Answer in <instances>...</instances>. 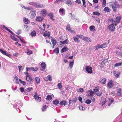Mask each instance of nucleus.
I'll return each mask as SVG.
<instances>
[{
    "mask_svg": "<svg viewBox=\"0 0 122 122\" xmlns=\"http://www.w3.org/2000/svg\"><path fill=\"white\" fill-rule=\"evenodd\" d=\"M94 93L95 92L94 91H91L90 92L89 94L91 96H92Z\"/></svg>",
    "mask_w": 122,
    "mask_h": 122,
    "instance_id": "58",
    "label": "nucleus"
},
{
    "mask_svg": "<svg viewBox=\"0 0 122 122\" xmlns=\"http://www.w3.org/2000/svg\"><path fill=\"white\" fill-rule=\"evenodd\" d=\"M106 79L105 78L102 79L100 82L102 84H105L106 83Z\"/></svg>",
    "mask_w": 122,
    "mask_h": 122,
    "instance_id": "32",
    "label": "nucleus"
},
{
    "mask_svg": "<svg viewBox=\"0 0 122 122\" xmlns=\"http://www.w3.org/2000/svg\"><path fill=\"white\" fill-rule=\"evenodd\" d=\"M36 100L37 101L39 102H40L41 101V97H36L35 98Z\"/></svg>",
    "mask_w": 122,
    "mask_h": 122,
    "instance_id": "48",
    "label": "nucleus"
},
{
    "mask_svg": "<svg viewBox=\"0 0 122 122\" xmlns=\"http://www.w3.org/2000/svg\"><path fill=\"white\" fill-rule=\"evenodd\" d=\"M23 21L26 24H28L30 23L29 20L27 18H24L23 19Z\"/></svg>",
    "mask_w": 122,
    "mask_h": 122,
    "instance_id": "13",
    "label": "nucleus"
},
{
    "mask_svg": "<svg viewBox=\"0 0 122 122\" xmlns=\"http://www.w3.org/2000/svg\"><path fill=\"white\" fill-rule=\"evenodd\" d=\"M66 103V102L65 101H62L60 102V104L61 105H63L65 106Z\"/></svg>",
    "mask_w": 122,
    "mask_h": 122,
    "instance_id": "27",
    "label": "nucleus"
},
{
    "mask_svg": "<svg viewBox=\"0 0 122 122\" xmlns=\"http://www.w3.org/2000/svg\"><path fill=\"white\" fill-rule=\"evenodd\" d=\"M101 101L102 102V105L103 106L107 102L106 99L105 98H102Z\"/></svg>",
    "mask_w": 122,
    "mask_h": 122,
    "instance_id": "14",
    "label": "nucleus"
},
{
    "mask_svg": "<svg viewBox=\"0 0 122 122\" xmlns=\"http://www.w3.org/2000/svg\"><path fill=\"white\" fill-rule=\"evenodd\" d=\"M85 102L87 104H89L91 102V101L90 100L87 99L86 101Z\"/></svg>",
    "mask_w": 122,
    "mask_h": 122,
    "instance_id": "49",
    "label": "nucleus"
},
{
    "mask_svg": "<svg viewBox=\"0 0 122 122\" xmlns=\"http://www.w3.org/2000/svg\"><path fill=\"white\" fill-rule=\"evenodd\" d=\"M42 17L40 16H38L36 18V20L38 21H41L42 20Z\"/></svg>",
    "mask_w": 122,
    "mask_h": 122,
    "instance_id": "21",
    "label": "nucleus"
},
{
    "mask_svg": "<svg viewBox=\"0 0 122 122\" xmlns=\"http://www.w3.org/2000/svg\"><path fill=\"white\" fill-rule=\"evenodd\" d=\"M84 68L85 69L87 73L92 74V67L89 66H84Z\"/></svg>",
    "mask_w": 122,
    "mask_h": 122,
    "instance_id": "2",
    "label": "nucleus"
},
{
    "mask_svg": "<svg viewBox=\"0 0 122 122\" xmlns=\"http://www.w3.org/2000/svg\"><path fill=\"white\" fill-rule=\"evenodd\" d=\"M79 108L80 110H84L85 109V108L81 106H80L79 107Z\"/></svg>",
    "mask_w": 122,
    "mask_h": 122,
    "instance_id": "45",
    "label": "nucleus"
},
{
    "mask_svg": "<svg viewBox=\"0 0 122 122\" xmlns=\"http://www.w3.org/2000/svg\"><path fill=\"white\" fill-rule=\"evenodd\" d=\"M57 86L59 88H61L62 86L61 83H59L57 85Z\"/></svg>",
    "mask_w": 122,
    "mask_h": 122,
    "instance_id": "64",
    "label": "nucleus"
},
{
    "mask_svg": "<svg viewBox=\"0 0 122 122\" xmlns=\"http://www.w3.org/2000/svg\"><path fill=\"white\" fill-rule=\"evenodd\" d=\"M59 51V48L58 47H57L54 50V52L57 54L58 53Z\"/></svg>",
    "mask_w": 122,
    "mask_h": 122,
    "instance_id": "24",
    "label": "nucleus"
},
{
    "mask_svg": "<svg viewBox=\"0 0 122 122\" xmlns=\"http://www.w3.org/2000/svg\"><path fill=\"white\" fill-rule=\"evenodd\" d=\"M59 13L61 15H63L65 14V11L63 8H61L59 10Z\"/></svg>",
    "mask_w": 122,
    "mask_h": 122,
    "instance_id": "12",
    "label": "nucleus"
},
{
    "mask_svg": "<svg viewBox=\"0 0 122 122\" xmlns=\"http://www.w3.org/2000/svg\"><path fill=\"white\" fill-rule=\"evenodd\" d=\"M33 67H31L30 68H28L27 67H26V71H28L29 70H32Z\"/></svg>",
    "mask_w": 122,
    "mask_h": 122,
    "instance_id": "56",
    "label": "nucleus"
},
{
    "mask_svg": "<svg viewBox=\"0 0 122 122\" xmlns=\"http://www.w3.org/2000/svg\"><path fill=\"white\" fill-rule=\"evenodd\" d=\"M0 52L2 54L4 55H5L6 53L7 52V51H6L1 49H0Z\"/></svg>",
    "mask_w": 122,
    "mask_h": 122,
    "instance_id": "26",
    "label": "nucleus"
},
{
    "mask_svg": "<svg viewBox=\"0 0 122 122\" xmlns=\"http://www.w3.org/2000/svg\"><path fill=\"white\" fill-rule=\"evenodd\" d=\"M83 40L89 42H91L92 41V40L90 38L84 36L83 37Z\"/></svg>",
    "mask_w": 122,
    "mask_h": 122,
    "instance_id": "6",
    "label": "nucleus"
},
{
    "mask_svg": "<svg viewBox=\"0 0 122 122\" xmlns=\"http://www.w3.org/2000/svg\"><path fill=\"white\" fill-rule=\"evenodd\" d=\"M46 105L43 106L42 107V111L43 112L45 111L46 110Z\"/></svg>",
    "mask_w": 122,
    "mask_h": 122,
    "instance_id": "28",
    "label": "nucleus"
},
{
    "mask_svg": "<svg viewBox=\"0 0 122 122\" xmlns=\"http://www.w3.org/2000/svg\"><path fill=\"white\" fill-rule=\"evenodd\" d=\"M106 0H103L102 2V6L103 7H105L106 6Z\"/></svg>",
    "mask_w": 122,
    "mask_h": 122,
    "instance_id": "35",
    "label": "nucleus"
},
{
    "mask_svg": "<svg viewBox=\"0 0 122 122\" xmlns=\"http://www.w3.org/2000/svg\"><path fill=\"white\" fill-rule=\"evenodd\" d=\"M121 74V73L120 72H117L116 74L115 75V76L116 77L118 78L120 76V75Z\"/></svg>",
    "mask_w": 122,
    "mask_h": 122,
    "instance_id": "43",
    "label": "nucleus"
},
{
    "mask_svg": "<svg viewBox=\"0 0 122 122\" xmlns=\"http://www.w3.org/2000/svg\"><path fill=\"white\" fill-rule=\"evenodd\" d=\"M36 35V33L34 30L32 31L30 34V35L32 37L35 36Z\"/></svg>",
    "mask_w": 122,
    "mask_h": 122,
    "instance_id": "15",
    "label": "nucleus"
},
{
    "mask_svg": "<svg viewBox=\"0 0 122 122\" xmlns=\"http://www.w3.org/2000/svg\"><path fill=\"white\" fill-rule=\"evenodd\" d=\"M90 30L91 31H94L95 29V27L94 26L91 25L89 28Z\"/></svg>",
    "mask_w": 122,
    "mask_h": 122,
    "instance_id": "23",
    "label": "nucleus"
},
{
    "mask_svg": "<svg viewBox=\"0 0 122 122\" xmlns=\"http://www.w3.org/2000/svg\"><path fill=\"white\" fill-rule=\"evenodd\" d=\"M36 10H31L29 14L30 17L31 19L34 18L36 16Z\"/></svg>",
    "mask_w": 122,
    "mask_h": 122,
    "instance_id": "3",
    "label": "nucleus"
},
{
    "mask_svg": "<svg viewBox=\"0 0 122 122\" xmlns=\"http://www.w3.org/2000/svg\"><path fill=\"white\" fill-rule=\"evenodd\" d=\"M35 80L36 81V83L37 84H38L40 82V79L38 77H36L35 78Z\"/></svg>",
    "mask_w": 122,
    "mask_h": 122,
    "instance_id": "38",
    "label": "nucleus"
},
{
    "mask_svg": "<svg viewBox=\"0 0 122 122\" xmlns=\"http://www.w3.org/2000/svg\"><path fill=\"white\" fill-rule=\"evenodd\" d=\"M19 80L20 82L23 85H25L26 83L25 81H22L20 79H19Z\"/></svg>",
    "mask_w": 122,
    "mask_h": 122,
    "instance_id": "46",
    "label": "nucleus"
},
{
    "mask_svg": "<svg viewBox=\"0 0 122 122\" xmlns=\"http://www.w3.org/2000/svg\"><path fill=\"white\" fill-rule=\"evenodd\" d=\"M111 5L114 11L115 12H116L117 7H118V3L116 2H114L112 3Z\"/></svg>",
    "mask_w": 122,
    "mask_h": 122,
    "instance_id": "4",
    "label": "nucleus"
},
{
    "mask_svg": "<svg viewBox=\"0 0 122 122\" xmlns=\"http://www.w3.org/2000/svg\"><path fill=\"white\" fill-rule=\"evenodd\" d=\"M51 19L53 20H54V19L53 18V14L52 13H50L48 15Z\"/></svg>",
    "mask_w": 122,
    "mask_h": 122,
    "instance_id": "22",
    "label": "nucleus"
},
{
    "mask_svg": "<svg viewBox=\"0 0 122 122\" xmlns=\"http://www.w3.org/2000/svg\"><path fill=\"white\" fill-rule=\"evenodd\" d=\"M44 6V5L36 2L35 7L36 8H41L43 7Z\"/></svg>",
    "mask_w": 122,
    "mask_h": 122,
    "instance_id": "7",
    "label": "nucleus"
},
{
    "mask_svg": "<svg viewBox=\"0 0 122 122\" xmlns=\"http://www.w3.org/2000/svg\"><path fill=\"white\" fill-rule=\"evenodd\" d=\"M47 77L50 81H52V77L51 76L49 75Z\"/></svg>",
    "mask_w": 122,
    "mask_h": 122,
    "instance_id": "54",
    "label": "nucleus"
},
{
    "mask_svg": "<svg viewBox=\"0 0 122 122\" xmlns=\"http://www.w3.org/2000/svg\"><path fill=\"white\" fill-rule=\"evenodd\" d=\"M60 43L63 44H66L68 43L67 40V39L65 40L64 41H60Z\"/></svg>",
    "mask_w": 122,
    "mask_h": 122,
    "instance_id": "37",
    "label": "nucleus"
},
{
    "mask_svg": "<svg viewBox=\"0 0 122 122\" xmlns=\"http://www.w3.org/2000/svg\"><path fill=\"white\" fill-rule=\"evenodd\" d=\"M40 14L42 15H46L47 13V10L46 9H42L40 12Z\"/></svg>",
    "mask_w": 122,
    "mask_h": 122,
    "instance_id": "9",
    "label": "nucleus"
},
{
    "mask_svg": "<svg viewBox=\"0 0 122 122\" xmlns=\"http://www.w3.org/2000/svg\"><path fill=\"white\" fill-rule=\"evenodd\" d=\"M59 102V101L57 100H56L53 102V103L55 105L58 104Z\"/></svg>",
    "mask_w": 122,
    "mask_h": 122,
    "instance_id": "30",
    "label": "nucleus"
},
{
    "mask_svg": "<svg viewBox=\"0 0 122 122\" xmlns=\"http://www.w3.org/2000/svg\"><path fill=\"white\" fill-rule=\"evenodd\" d=\"M121 18L119 16L117 17L115 19H112L110 20V21L112 23V24L109 25L108 26L109 30L111 31H114L115 29V27L114 25L116 26L120 21Z\"/></svg>",
    "mask_w": 122,
    "mask_h": 122,
    "instance_id": "1",
    "label": "nucleus"
},
{
    "mask_svg": "<svg viewBox=\"0 0 122 122\" xmlns=\"http://www.w3.org/2000/svg\"><path fill=\"white\" fill-rule=\"evenodd\" d=\"M76 91L77 92H84V90L83 88H80L77 90Z\"/></svg>",
    "mask_w": 122,
    "mask_h": 122,
    "instance_id": "29",
    "label": "nucleus"
},
{
    "mask_svg": "<svg viewBox=\"0 0 122 122\" xmlns=\"http://www.w3.org/2000/svg\"><path fill=\"white\" fill-rule=\"evenodd\" d=\"M108 60L107 59H105L102 62V64H104L108 61Z\"/></svg>",
    "mask_w": 122,
    "mask_h": 122,
    "instance_id": "50",
    "label": "nucleus"
},
{
    "mask_svg": "<svg viewBox=\"0 0 122 122\" xmlns=\"http://www.w3.org/2000/svg\"><path fill=\"white\" fill-rule=\"evenodd\" d=\"M74 65V61L70 62L69 65V66L70 69H71L73 67Z\"/></svg>",
    "mask_w": 122,
    "mask_h": 122,
    "instance_id": "25",
    "label": "nucleus"
},
{
    "mask_svg": "<svg viewBox=\"0 0 122 122\" xmlns=\"http://www.w3.org/2000/svg\"><path fill=\"white\" fill-rule=\"evenodd\" d=\"M41 66L42 68V71H44L46 68V65L44 62H43L41 63Z\"/></svg>",
    "mask_w": 122,
    "mask_h": 122,
    "instance_id": "8",
    "label": "nucleus"
},
{
    "mask_svg": "<svg viewBox=\"0 0 122 122\" xmlns=\"http://www.w3.org/2000/svg\"><path fill=\"white\" fill-rule=\"evenodd\" d=\"M32 53V52L31 51H28L27 52V54L28 55H30Z\"/></svg>",
    "mask_w": 122,
    "mask_h": 122,
    "instance_id": "63",
    "label": "nucleus"
},
{
    "mask_svg": "<svg viewBox=\"0 0 122 122\" xmlns=\"http://www.w3.org/2000/svg\"><path fill=\"white\" fill-rule=\"evenodd\" d=\"M117 92L118 94V95L119 96L121 95L122 94V90L119 88L117 89Z\"/></svg>",
    "mask_w": 122,
    "mask_h": 122,
    "instance_id": "16",
    "label": "nucleus"
},
{
    "mask_svg": "<svg viewBox=\"0 0 122 122\" xmlns=\"http://www.w3.org/2000/svg\"><path fill=\"white\" fill-rule=\"evenodd\" d=\"M50 32L47 31H46L43 34V36L45 37L46 36L49 37L50 36Z\"/></svg>",
    "mask_w": 122,
    "mask_h": 122,
    "instance_id": "11",
    "label": "nucleus"
},
{
    "mask_svg": "<svg viewBox=\"0 0 122 122\" xmlns=\"http://www.w3.org/2000/svg\"><path fill=\"white\" fill-rule=\"evenodd\" d=\"M122 64V63L121 62L116 63L115 64L114 66L115 67H118V66H121Z\"/></svg>",
    "mask_w": 122,
    "mask_h": 122,
    "instance_id": "42",
    "label": "nucleus"
},
{
    "mask_svg": "<svg viewBox=\"0 0 122 122\" xmlns=\"http://www.w3.org/2000/svg\"><path fill=\"white\" fill-rule=\"evenodd\" d=\"M104 11H107V12H109L110 11V10L109 8L108 7H107L105 8L104 9Z\"/></svg>",
    "mask_w": 122,
    "mask_h": 122,
    "instance_id": "31",
    "label": "nucleus"
},
{
    "mask_svg": "<svg viewBox=\"0 0 122 122\" xmlns=\"http://www.w3.org/2000/svg\"><path fill=\"white\" fill-rule=\"evenodd\" d=\"M66 3L69 6H71L72 5V4L70 0H67Z\"/></svg>",
    "mask_w": 122,
    "mask_h": 122,
    "instance_id": "20",
    "label": "nucleus"
},
{
    "mask_svg": "<svg viewBox=\"0 0 122 122\" xmlns=\"http://www.w3.org/2000/svg\"><path fill=\"white\" fill-rule=\"evenodd\" d=\"M26 79L30 83H31L32 81V78L29 76V75H27L26 76Z\"/></svg>",
    "mask_w": 122,
    "mask_h": 122,
    "instance_id": "10",
    "label": "nucleus"
},
{
    "mask_svg": "<svg viewBox=\"0 0 122 122\" xmlns=\"http://www.w3.org/2000/svg\"><path fill=\"white\" fill-rule=\"evenodd\" d=\"M83 2V4L84 5V7H86V5H85L86 2L85 0H82Z\"/></svg>",
    "mask_w": 122,
    "mask_h": 122,
    "instance_id": "57",
    "label": "nucleus"
},
{
    "mask_svg": "<svg viewBox=\"0 0 122 122\" xmlns=\"http://www.w3.org/2000/svg\"><path fill=\"white\" fill-rule=\"evenodd\" d=\"M24 27L25 30L26 31H28L30 30V27L27 25H25Z\"/></svg>",
    "mask_w": 122,
    "mask_h": 122,
    "instance_id": "34",
    "label": "nucleus"
},
{
    "mask_svg": "<svg viewBox=\"0 0 122 122\" xmlns=\"http://www.w3.org/2000/svg\"><path fill=\"white\" fill-rule=\"evenodd\" d=\"M19 90L20 92L23 94H24L25 92L24 88L23 87H21L19 88Z\"/></svg>",
    "mask_w": 122,
    "mask_h": 122,
    "instance_id": "18",
    "label": "nucleus"
},
{
    "mask_svg": "<svg viewBox=\"0 0 122 122\" xmlns=\"http://www.w3.org/2000/svg\"><path fill=\"white\" fill-rule=\"evenodd\" d=\"M101 48H104L106 47L107 46V44L105 43L102 45H101Z\"/></svg>",
    "mask_w": 122,
    "mask_h": 122,
    "instance_id": "39",
    "label": "nucleus"
},
{
    "mask_svg": "<svg viewBox=\"0 0 122 122\" xmlns=\"http://www.w3.org/2000/svg\"><path fill=\"white\" fill-rule=\"evenodd\" d=\"M73 38L75 42H76L77 43L79 42V39L76 36H74L73 37Z\"/></svg>",
    "mask_w": 122,
    "mask_h": 122,
    "instance_id": "33",
    "label": "nucleus"
},
{
    "mask_svg": "<svg viewBox=\"0 0 122 122\" xmlns=\"http://www.w3.org/2000/svg\"><path fill=\"white\" fill-rule=\"evenodd\" d=\"M68 50V49L66 47H65L62 48L61 50V52H64Z\"/></svg>",
    "mask_w": 122,
    "mask_h": 122,
    "instance_id": "17",
    "label": "nucleus"
},
{
    "mask_svg": "<svg viewBox=\"0 0 122 122\" xmlns=\"http://www.w3.org/2000/svg\"><path fill=\"white\" fill-rule=\"evenodd\" d=\"M32 89V88L31 87H29L26 88L25 89V92H30L31 90Z\"/></svg>",
    "mask_w": 122,
    "mask_h": 122,
    "instance_id": "40",
    "label": "nucleus"
},
{
    "mask_svg": "<svg viewBox=\"0 0 122 122\" xmlns=\"http://www.w3.org/2000/svg\"><path fill=\"white\" fill-rule=\"evenodd\" d=\"M102 94V92H97V93L96 94L97 95L99 96H101V94Z\"/></svg>",
    "mask_w": 122,
    "mask_h": 122,
    "instance_id": "60",
    "label": "nucleus"
},
{
    "mask_svg": "<svg viewBox=\"0 0 122 122\" xmlns=\"http://www.w3.org/2000/svg\"><path fill=\"white\" fill-rule=\"evenodd\" d=\"M66 29L67 30H68V31H70V26L69 25H68L66 26Z\"/></svg>",
    "mask_w": 122,
    "mask_h": 122,
    "instance_id": "55",
    "label": "nucleus"
},
{
    "mask_svg": "<svg viewBox=\"0 0 122 122\" xmlns=\"http://www.w3.org/2000/svg\"><path fill=\"white\" fill-rule=\"evenodd\" d=\"M93 14L94 15H97V16H99L100 15V13L97 11L93 12Z\"/></svg>",
    "mask_w": 122,
    "mask_h": 122,
    "instance_id": "41",
    "label": "nucleus"
},
{
    "mask_svg": "<svg viewBox=\"0 0 122 122\" xmlns=\"http://www.w3.org/2000/svg\"><path fill=\"white\" fill-rule=\"evenodd\" d=\"M113 85V84L112 82V80H111L108 81L107 86L108 88H110L112 87Z\"/></svg>",
    "mask_w": 122,
    "mask_h": 122,
    "instance_id": "5",
    "label": "nucleus"
},
{
    "mask_svg": "<svg viewBox=\"0 0 122 122\" xmlns=\"http://www.w3.org/2000/svg\"><path fill=\"white\" fill-rule=\"evenodd\" d=\"M11 38L13 40L15 41H18V40L17 38H15V37H14L13 36H11Z\"/></svg>",
    "mask_w": 122,
    "mask_h": 122,
    "instance_id": "51",
    "label": "nucleus"
},
{
    "mask_svg": "<svg viewBox=\"0 0 122 122\" xmlns=\"http://www.w3.org/2000/svg\"><path fill=\"white\" fill-rule=\"evenodd\" d=\"M109 100L110 102H111V103H110L108 104V106H110V105H111V104L113 102V100L112 99H109Z\"/></svg>",
    "mask_w": 122,
    "mask_h": 122,
    "instance_id": "53",
    "label": "nucleus"
},
{
    "mask_svg": "<svg viewBox=\"0 0 122 122\" xmlns=\"http://www.w3.org/2000/svg\"><path fill=\"white\" fill-rule=\"evenodd\" d=\"M101 48V45L99 44H97V46H95L94 49L95 50H97Z\"/></svg>",
    "mask_w": 122,
    "mask_h": 122,
    "instance_id": "19",
    "label": "nucleus"
},
{
    "mask_svg": "<svg viewBox=\"0 0 122 122\" xmlns=\"http://www.w3.org/2000/svg\"><path fill=\"white\" fill-rule=\"evenodd\" d=\"M51 97L50 95L48 96L46 98V99L47 100H48L49 101L51 100Z\"/></svg>",
    "mask_w": 122,
    "mask_h": 122,
    "instance_id": "44",
    "label": "nucleus"
},
{
    "mask_svg": "<svg viewBox=\"0 0 122 122\" xmlns=\"http://www.w3.org/2000/svg\"><path fill=\"white\" fill-rule=\"evenodd\" d=\"M5 55L6 56H7L9 57H10L11 56V55L8 53L7 52V53H6Z\"/></svg>",
    "mask_w": 122,
    "mask_h": 122,
    "instance_id": "59",
    "label": "nucleus"
},
{
    "mask_svg": "<svg viewBox=\"0 0 122 122\" xmlns=\"http://www.w3.org/2000/svg\"><path fill=\"white\" fill-rule=\"evenodd\" d=\"M6 30H7L10 33H11L12 35H14V34L10 30V29H8L7 27L6 28V29H5Z\"/></svg>",
    "mask_w": 122,
    "mask_h": 122,
    "instance_id": "52",
    "label": "nucleus"
},
{
    "mask_svg": "<svg viewBox=\"0 0 122 122\" xmlns=\"http://www.w3.org/2000/svg\"><path fill=\"white\" fill-rule=\"evenodd\" d=\"M36 3V2H32L28 3L30 5H33L35 7Z\"/></svg>",
    "mask_w": 122,
    "mask_h": 122,
    "instance_id": "36",
    "label": "nucleus"
},
{
    "mask_svg": "<svg viewBox=\"0 0 122 122\" xmlns=\"http://www.w3.org/2000/svg\"><path fill=\"white\" fill-rule=\"evenodd\" d=\"M32 9V7H26L25 8V10H31Z\"/></svg>",
    "mask_w": 122,
    "mask_h": 122,
    "instance_id": "61",
    "label": "nucleus"
},
{
    "mask_svg": "<svg viewBox=\"0 0 122 122\" xmlns=\"http://www.w3.org/2000/svg\"><path fill=\"white\" fill-rule=\"evenodd\" d=\"M51 41L53 45H55L56 44V41L54 40H52Z\"/></svg>",
    "mask_w": 122,
    "mask_h": 122,
    "instance_id": "47",
    "label": "nucleus"
},
{
    "mask_svg": "<svg viewBox=\"0 0 122 122\" xmlns=\"http://www.w3.org/2000/svg\"><path fill=\"white\" fill-rule=\"evenodd\" d=\"M78 100L80 102H81V103L82 102V98L80 96H79L78 98Z\"/></svg>",
    "mask_w": 122,
    "mask_h": 122,
    "instance_id": "62",
    "label": "nucleus"
}]
</instances>
